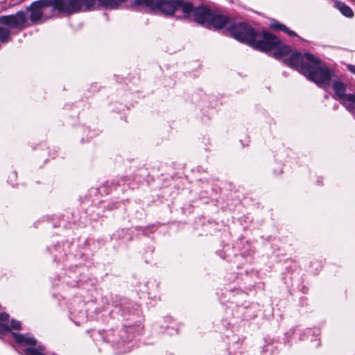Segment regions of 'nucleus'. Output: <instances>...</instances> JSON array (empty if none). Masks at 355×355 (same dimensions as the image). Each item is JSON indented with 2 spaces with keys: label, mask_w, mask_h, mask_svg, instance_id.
<instances>
[{
  "label": "nucleus",
  "mask_w": 355,
  "mask_h": 355,
  "mask_svg": "<svg viewBox=\"0 0 355 355\" xmlns=\"http://www.w3.org/2000/svg\"><path fill=\"white\" fill-rule=\"evenodd\" d=\"M226 27L234 39L255 50L264 53L274 51L273 57L276 59L290 52V46L282 44L275 35L265 29L259 31L247 22L232 21L231 18Z\"/></svg>",
  "instance_id": "nucleus-1"
},
{
  "label": "nucleus",
  "mask_w": 355,
  "mask_h": 355,
  "mask_svg": "<svg viewBox=\"0 0 355 355\" xmlns=\"http://www.w3.org/2000/svg\"><path fill=\"white\" fill-rule=\"evenodd\" d=\"M179 10L182 12V18L212 31H220L230 23V17L218 14L209 6L200 4L194 6L191 2L178 0Z\"/></svg>",
  "instance_id": "nucleus-2"
},
{
  "label": "nucleus",
  "mask_w": 355,
  "mask_h": 355,
  "mask_svg": "<svg viewBox=\"0 0 355 355\" xmlns=\"http://www.w3.org/2000/svg\"><path fill=\"white\" fill-rule=\"evenodd\" d=\"M51 12L50 15L55 12L67 15L94 10L96 8V0H49Z\"/></svg>",
  "instance_id": "nucleus-3"
},
{
  "label": "nucleus",
  "mask_w": 355,
  "mask_h": 355,
  "mask_svg": "<svg viewBox=\"0 0 355 355\" xmlns=\"http://www.w3.org/2000/svg\"><path fill=\"white\" fill-rule=\"evenodd\" d=\"M334 75L335 73L332 69L326 65H321L320 60L314 56L313 61L304 71L303 76L319 87H327L330 85Z\"/></svg>",
  "instance_id": "nucleus-4"
},
{
  "label": "nucleus",
  "mask_w": 355,
  "mask_h": 355,
  "mask_svg": "<svg viewBox=\"0 0 355 355\" xmlns=\"http://www.w3.org/2000/svg\"><path fill=\"white\" fill-rule=\"evenodd\" d=\"M15 343L19 347H24L21 350V355H46L44 345H37V340L31 334H19L11 332Z\"/></svg>",
  "instance_id": "nucleus-5"
},
{
  "label": "nucleus",
  "mask_w": 355,
  "mask_h": 355,
  "mask_svg": "<svg viewBox=\"0 0 355 355\" xmlns=\"http://www.w3.org/2000/svg\"><path fill=\"white\" fill-rule=\"evenodd\" d=\"M290 48H291L290 46ZM284 59V62L288 67L297 70L304 75V71L307 69L309 65L313 61L314 55L309 53H302L299 51H293L291 49L288 54L282 56L287 57ZM282 58V57L280 58Z\"/></svg>",
  "instance_id": "nucleus-6"
},
{
  "label": "nucleus",
  "mask_w": 355,
  "mask_h": 355,
  "mask_svg": "<svg viewBox=\"0 0 355 355\" xmlns=\"http://www.w3.org/2000/svg\"><path fill=\"white\" fill-rule=\"evenodd\" d=\"M146 6L154 12L164 15H173L178 9V0H139L137 7Z\"/></svg>",
  "instance_id": "nucleus-7"
},
{
  "label": "nucleus",
  "mask_w": 355,
  "mask_h": 355,
  "mask_svg": "<svg viewBox=\"0 0 355 355\" xmlns=\"http://www.w3.org/2000/svg\"><path fill=\"white\" fill-rule=\"evenodd\" d=\"M27 12H30L29 19L33 24L37 23L42 18L48 19L53 15H50L51 7L49 0H38L33 2L28 8Z\"/></svg>",
  "instance_id": "nucleus-8"
},
{
  "label": "nucleus",
  "mask_w": 355,
  "mask_h": 355,
  "mask_svg": "<svg viewBox=\"0 0 355 355\" xmlns=\"http://www.w3.org/2000/svg\"><path fill=\"white\" fill-rule=\"evenodd\" d=\"M332 88L340 102L346 99L349 102L355 103V94H346L347 86L343 82L340 80L334 81Z\"/></svg>",
  "instance_id": "nucleus-9"
},
{
  "label": "nucleus",
  "mask_w": 355,
  "mask_h": 355,
  "mask_svg": "<svg viewBox=\"0 0 355 355\" xmlns=\"http://www.w3.org/2000/svg\"><path fill=\"white\" fill-rule=\"evenodd\" d=\"M9 315L6 313L0 314V336L5 335L7 333H10V329H20L21 322L18 320H12L10 327L8 324Z\"/></svg>",
  "instance_id": "nucleus-10"
},
{
  "label": "nucleus",
  "mask_w": 355,
  "mask_h": 355,
  "mask_svg": "<svg viewBox=\"0 0 355 355\" xmlns=\"http://www.w3.org/2000/svg\"><path fill=\"white\" fill-rule=\"evenodd\" d=\"M139 0H96L98 6L105 9L115 10L118 9L121 5L125 2H129L130 7L135 8L137 7V2Z\"/></svg>",
  "instance_id": "nucleus-11"
},
{
  "label": "nucleus",
  "mask_w": 355,
  "mask_h": 355,
  "mask_svg": "<svg viewBox=\"0 0 355 355\" xmlns=\"http://www.w3.org/2000/svg\"><path fill=\"white\" fill-rule=\"evenodd\" d=\"M130 330H131V328H123L117 331L116 333L119 338L114 339L112 342L114 345H118L131 340L133 338V336L129 333Z\"/></svg>",
  "instance_id": "nucleus-12"
},
{
  "label": "nucleus",
  "mask_w": 355,
  "mask_h": 355,
  "mask_svg": "<svg viewBox=\"0 0 355 355\" xmlns=\"http://www.w3.org/2000/svg\"><path fill=\"white\" fill-rule=\"evenodd\" d=\"M270 27L275 31H283L284 33H286L287 35L291 37L297 36V33L295 31L290 30L286 25L275 19H273L270 24Z\"/></svg>",
  "instance_id": "nucleus-13"
},
{
  "label": "nucleus",
  "mask_w": 355,
  "mask_h": 355,
  "mask_svg": "<svg viewBox=\"0 0 355 355\" xmlns=\"http://www.w3.org/2000/svg\"><path fill=\"white\" fill-rule=\"evenodd\" d=\"M335 7L345 17L351 18L354 16L352 9L345 2L337 1L335 3Z\"/></svg>",
  "instance_id": "nucleus-14"
},
{
  "label": "nucleus",
  "mask_w": 355,
  "mask_h": 355,
  "mask_svg": "<svg viewBox=\"0 0 355 355\" xmlns=\"http://www.w3.org/2000/svg\"><path fill=\"white\" fill-rule=\"evenodd\" d=\"M243 342L244 339L242 338L233 343L230 347V353H232L233 355H245V353L241 351V349H245V347H243Z\"/></svg>",
  "instance_id": "nucleus-15"
},
{
  "label": "nucleus",
  "mask_w": 355,
  "mask_h": 355,
  "mask_svg": "<svg viewBox=\"0 0 355 355\" xmlns=\"http://www.w3.org/2000/svg\"><path fill=\"white\" fill-rule=\"evenodd\" d=\"M130 178H127L125 177H122V178H119L118 180H112L110 183H109L108 182H107L105 184L103 185L102 188H105L107 186L109 185V184H110V185L112 187H113L114 189H116V187L118 186H123V188L122 189L123 190L125 189V185H129L130 184Z\"/></svg>",
  "instance_id": "nucleus-16"
},
{
  "label": "nucleus",
  "mask_w": 355,
  "mask_h": 355,
  "mask_svg": "<svg viewBox=\"0 0 355 355\" xmlns=\"http://www.w3.org/2000/svg\"><path fill=\"white\" fill-rule=\"evenodd\" d=\"M345 108L352 112L355 109V103L349 102L348 100L345 99L344 101H341L340 102Z\"/></svg>",
  "instance_id": "nucleus-17"
},
{
  "label": "nucleus",
  "mask_w": 355,
  "mask_h": 355,
  "mask_svg": "<svg viewBox=\"0 0 355 355\" xmlns=\"http://www.w3.org/2000/svg\"><path fill=\"white\" fill-rule=\"evenodd\" d=\"M346 68H347V70L349 72H351L352 73L354 74L355 75V65L354 64H348L347 66H346Z\"/></svg>",
  "instance_id": "nucleus-18"
},
{
  "label": "nucleus",
  "mask_w": 355,
  "mask_h": 355,
  "mask_svg": "<svg viewBox=\"0 0 355 355\" xmlns=\"http://www.w3.org/2000/svg\"><path fill=\"white\" fill-rule=\"evenodd\" d=\"M300 291L304 294H306L309 292V288L306 286H302L300 289Z\"/></svg>",
  "instance_id": "nucleus-19"
},
{
  "label": "nucleus",
  "mask_w": 355,
  "mask_h": 355,
  "mask_svg": "<svg viewBox=\"0 0 355 355\" xmlns=\"http://www.w3.org/2000/svg\"><path fill=\"white\" fill-rule=\"evenodd\" d=\"M275 174V175H281L282 173H283V168L282 167H279L278 171H274Z\"/></svg>",
  "instance_id": "nucleus-20"
},
{
  "label": "nucleus",
  "mask_w": 355,
  "mask_h": 355,
  "mask_svg": "<svg viewBox=\"0 0 355 355\" xmlns=\"http://www.w3.org/2000/svg\"><path fill=\"white\" fill-rule=\"evenodd\" d=\"M268 347H269L268 345H265V346L263 347L262 352H265L268 351Z\"/></svg>",
  "instance_id": "nucleus-21"
},
{
  "label": "nucleus",
  "mask_w": 355,
  "mask_h": 355,
  "mask_svg": "<svg viewBox=\"0 0 355 355\" xmlns=\"http://www.w3.org/2000/svg\"><path fill=\"white\" fill-rule=\"evenodd\" d=\"M306 297H302L301 298V301H306Z\"/></svg>",
  "instance_id": "nucleus-22"
},
{
  "label": "nucleus",
  "mask_w": 355,
  "mask_h": 355,
  "mask_svg": "<svg viewBox=\"0 0 355 355\" xmlns=\"http://www.w3.org/2000/svg\"><path fill=\"white\" fill-rule=\"evenodd\" d=\"M51 355H58V354L55 353H51Z\"/></svg>",
  "instance_id": "nucleus-23"
},
{
  "label": "nucleus",
  "mask_w": 355,
  "mask_h": 355,
  "mask_svg": "<svg viewBox=\"0 0 355 355\" xmlns=\"http://www.w3.org/2000/svg\"><path fill=\"white\" fill-rule=\"evenodd\" d=\"M304 303H305V301H302V304H304Z\"/></svg>",
  "instance_id": "nucleus-24"
},
{
  "label": "nucleus",
  "mask_w": 355,
  "mask_h": 355,
  "mask_svg": "<svg viewBox=\"0 0 355 355\" xmlns=\"http://www.w3.org/2000/svg\"><path fill=\"white\" fill-rule=\"evenodd\" d=\"M304 303H305V301H302V304H304Z\"/></svg>",
  "instance_id": "nucleus-25"
},
{
  "label": "nucleus",
  "mask_w": 355,
  "mask_h": 355,
  "mask_svg": "<svg viewBox=\"0 0 355 355\" xmlns=\"http://www.w3.org/2000/svg\"><path fill=\"white\" fill-rule=\"evenodd\" d=\"M304 303H305V301H302V304H304Z\"/></svg>",
  "instance_id": "nucleus-26"
},
{
  "label": "nucleus",
  "mask_w": 355,
  "mask_h": 355,
  "mask_svg": "<svg viewBox=\"0 0 355 355\" xmlns=\"http://www.w3.org/2000/svg\"><path fill=\"white\" fill-rule=\"evenodd\" d=\"M13 175L16 176V173L15 172L13 173Z\"/></svg>",
  "instance_id": "nucleus-27"
}]
</instances>
